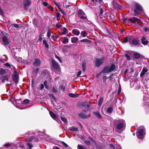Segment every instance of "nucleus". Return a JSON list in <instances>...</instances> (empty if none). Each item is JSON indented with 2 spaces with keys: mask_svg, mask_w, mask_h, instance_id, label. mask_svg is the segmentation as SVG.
Wrapping results in <instances>:
<instances>
[{
  "mask_svg": "<svg viewBox=\"0 0 149 149\" xmlns=\"http://www.w3.org/2000/svg\"><path fill=\"white\" fill-rule=\"evenodd\" d=\"M116 68V66L113 64H112L110 66H107L104 67L102 71L103 73H108L114 70Z\"/></svg>",
  "mask_w": 149,
  "mask_h": 149,
  "instance_id": "obj_1",
  "label": "nucleus"
},
{
  "mask_svg": "<svg viewBox=\"0 0 149 149\" xmlns=\"http://www.w3.org/2000/svg\"><path fill=\"white\" fill-rule=\"evenodd\" d=\"M77 13L79 17L82 20L88 22L86 14L81 9L79 10L77 12Z\"/></svg>",
  "mask_w": 149,
  "mask_h": 149,
  "instance_id": "obj_2",
  "label": "nucleus"
},
{
  "mask_svg": "<svg viewBox=\"0 0 149 149\" xmlns=\"http://www.w3.org/2000/svg\"><path fill=\"white\" fill-rule=\"evenodd\" d=\"M145 129L143 127H141L136 133V135L139 139H142L145 134Z\"/></svg>",
  "mask_w": 149,
  "mask_h": 149,
  "instance_id": "obj_3",
  "label": "nucleus"
},
{
  "mask_svg": "<svg viewBox=\"0 0 149 149\" xmlns=\"http://www.w3.org/2000/svg\"><path fill=\"white\" fill-rule=\"evenodd\" d=\"M105 61V58L102 57L101 58H97L95 61V65L96 67H99L102 65Z\"/></svg>",
  "mask_w": 149,
  "mask_h": 149,
  "instance_id": "obj_4",
  "label": "nucleus"
},
{
  "mask_svg": "<svg viewBox=\"0 0 149 149\" xmlns=\"http://www.w3.org/2000/svg\"><path fill=\"white\" fill-rule=\"evenodd\" d=\"M119 122V123L117 125L116 128L118 130L121 131L124 128L125 122L122 119L120 120Z\"/></svg>",
  "mask_w": 149,
  "mask_h": 149,
  "instance_id": "obj_5",
  "label": "nucleus"
},
{
  "mask_svg": "<svg viewBox=\"0 0 149 149\" xmlns=\"http://www.w3.org/2000/svg\"><path fill=\"white\" fill-rule=\"evenodd\" d=\"M51 65L52 68L55 70L59 71L60 70V66L54 60H52L51 61Z\"/></svg>",
  "mask_w": 149,
  "mask_h": 149,
  "instance_id": "obj_6",
  "label": "nucleus"
},
{
  "mask_svg": "<svg viewBox=\"0 0 149 149\" xmlns=\"http://www.w3.org/2000/svg\"><path fill=\"white\" fill-rule=\"evenodd\" d=\"M130 44L132 47H138L140 46V44L138 40L133 39L131 42Z\"/></svg>",
  "mask_w": 149,
  "mask_h": 149,
  "instance_id": "obj_7",
  "label": "nucleus"
},
{
  "mask_svg": "<svg viewBox=\"0 0 149 149\" xmlns=\"http://www.w3.org/2000/svg\"><path fill=\"white\" fill-rule=\"evenodd\" d=\"M2 40L4 45H7L9 43V41L7 39V35L6 33H5V35L4 33H2Z\"/></svg>",
  "mask_w": 149,
  "mask_h": 149,
  "instance_id": "obj_8",
  "label": "nucleus"
},
{
  "mask_svg": "<svg viewBox=\"0 0 149 149\" xmlns=\"http://www.w3.org/2000/svg\"><path fill=\"white\" fill-rule=\"evenodd\" d=\"M31 4V2L30 0H24V8L25 10L27 9V7L30 6Z\"/></svg>",
  "mask_w": 149,
  "mask_h": 149,
  "instance_id": "obj_9",
  "label": "nucleus"
},
{
  "mask_svg": "<svg viewBox=\"0 0 149 149\" xmlns=\"http://www.w3.org/2000/svg\"><path fill=\"white\" fill-rule=\"evenodd\" d=\"M86 112V111H83L81 113L79 114V117L82 119H84L88 118L89 116L88 115L85 114L84 112Z\"/></svg>",
  "mask_w": 149,
  "mask_h": 149,
  "instance_id": "obj_10",
  "label": "nucleus"
},
{
  "mask_svg": "<svg viewBox=\"0 0 149 149\" xmlns=\"http://www.w3.org/2000/svg\"><path fill=\"white\" fill-rule=\"evenodd\" d=\"M69 130L71 132H74L75 133L79 132L78 128L74 126H72L70 127Z\"/></svg>",
  "mask_w": 149,
  "mask_h": 149,
  "instance_id": "obj_11",
  "label": "nucleus"
},
{
  "mask_svg": "<svg viewBox=\"0 0 149 149\" xmlns=\"http://www.w3.org/2000/svg\"><path fill=\"white\" fill-rule=\"evenodd\" d=\"M136 9L139 11L143 12V8L138 3H136L135 5Z\"/></svg>",
  "mask_w": 149,
  "mask_h": 149,
  "instance_id": "obj_12",
  "label": "nucleus"
},
{
  "mask_svg": "<svg viewBox=\"0 0 149 149\" xmlns=\"http://www.w3.org/2000/svg\"><path fill=\"white\" fill-rule=\"evenodd\" d=\"M13 80L14 82L16 83H17L18 81V75L17 74L15 73L13 75Z\"/></svg>",
  "mask_w": 149,
  "mask_h": 149,
  "instance_id": "obj_13",
  "label": "nucleus"
},
{
  "mask_svg": "<svg viewBox=\"0 0 149 149\" xmlns=\"http://www.w3.org/2000/svg\"><path fill=\"white\" fill-rule=\"evenodd\" d=\"M141 42L144 45H146L148 44V41L146 40L145 37H143L141 39Z\"/></svg>",
  "mask_w": 149,
  "mask_h": 149,
  "instance_id": "obj_14",
  "label": "nucleus"
},
{
  "mask_svg": "<svg viewBox=\"0 0 149 149\" xmlns=\"http://www.w3.org/2000/svg\"><path fill=\"white\" fill-rule=\"evenodd\" d=\"M41 63L40 60L38 58H36L33 63V65L36 66H39Z\"/></svg>",
  "mask_w": 149,
  "mask_h": 149,
  "instance_id": "obj_15",
  "label": "nucleus"
},
{
  "mask_svg": "<svg viewBox=\"0 0 149 149\" xmlns=\"http://www.w3.org/2000/svg\"><path fill=\"white\" fill-rule=\"evenodd\" d=\"M61 31H62L60 33V34L61 35H62L63 34H66L68 33V31L67 29L65 27H63L61 28Z\"/></svg>",
  "mask_w": 149,
  "mask_h": 149,
  "instance_id": "obj_16",
  "label": "nucleus"
},
{
  "mask_svg": "<svg viewBox=\"0 0 149 149\" xmlns=\"http://www.w3.org/2000/svg\"><path fill=\"white\" fill-rule=\"evenodd\" d=\"M104 13V12L103 11L102 8L101 9L99 13V17L101 18H105L108 16V15H104V14L102 15V14Z\"/></svg>",
  "mask_w": 149,
  "mask_h": 149,
  "instance_id": "obj_17",
  "label": "nucleus"
},
{
  "mask_svg": "<svg viewBox=\"0 0 149 149\" xmlns=\"http://www.w3.org/2000/svg\"><path fill=\"white\" fill-rule=\"evenodd\" d=\"M138 19L135 17H133L132 18L129 19L128 20L129 22H131L132 23L135 24L137 21Z\"/></svg>",
  "mask_w": 149,
  "mask_h": 149,
  "instance_id": "obj_18",
  "label": "nucleus"
},
{
  "mask_svg": "<svg viewBox=\"0 0 149 149\" xmlns=\"http://www.w3.org/2000/svg\"><path fill=\"white\" fill-rule=\"evenodd\" d=\"M133 56L134 58L136 59H139L141 57L140 54L137 52H135L134 53Z\"/></svg>",
  "mask_w": 149,
  "mask_h": 149,
  "instance_id": "obj_19",
  "label": "nucleus"
},
{
  "mask_svg": "<svg viewBox=\"0 0 149 149\" xmlns=\"http://www.w3.org/2000/svg\"><path fill=\"white\" fill-rule=\"evenodd\" d=\"M72 33L76 36H78L79 35L80 32L79 30L77 29H74L72 31Z\"/></svg>",
  "mask_w": 149,
  "mask_h": 149,
  "instance_id": "obj_20",
  "label": "nucleus"
},
{
  "mask_svg": "<svg viewBox=\"0 0 149 149\" xmlns=\"http://www.w3.org/2000/svg\"><path fill=\"white\" fill-rule=\"evenodd\" d=\"M33 139H34V141L36 142L38 141L39 140L38 138L35 137L34 135L31 136L29 139V141H31Z\"/></svg>",
  "mask_w": 149,
  "mask_h": 149,
  "instance_id": "obj_21",
  "label": "nucleus"
},
{
  "mask_svg": "<svg viewBox=\"0 0 149 149\" xmlns=\"http://www.w3.org/2000/svg\"><path fill=\"white\" fill-rule=\"evenodd\" d=\"M78 40L79 39L77 37H73L71 38V42L73 43H76Z\"/></svg>",
  "mask_w": 149,
  "mask_h": 149,
  "instance_id": "obj_22",
  "label": "nucleus"
},
{
  "mask_svg": "<svg viewBox=\"0 0 149 149\" xmlns=\"http://www.w3.org/2000/svg\"><path fill=\"white\" fill-rule=\"evenodd\" d=\"M93 114L96 116L98 118L100 119L101 118V116L98 111H94L93 112Z\"/></svg>",
  "mask_w": 149,
  "mask_h": 149,
  "instance_id": "obj_23",
  "label": "nucleus"
},
{
  "mask_svg": "<svg viewBox=\"0 0 149 149\" xmlns=\"http://www.w3.org/2000/svg\"><path fill=\"white\" fill-rule=\"evenodd\" d=\"M113 6L115 9H120L121 8L120 6L117 3H113Z\"/></svg>",
  "mask_w": 149,
  "mask_h": 149,
  "instance_id": "obj_24",
  "label": "nucleus"
},
{
  "mask_svg": "<svg viewBox=\"0 0 149 149\" xmlns=\"http://www.w3.org/2000/svg\"><path fill=\"white\" fill-rule=\"evenodd\" d=\"M148 71V70L147 69L144 68L143 69L141 72L140 74V76L141 77H143V76L144 75L145 73Z\"/></svg>",
  "mask_w": 149,
  "mask_h": 149,
  "instance_id": "obj_25",
  "label": "nucleus"
},
{
  "mask_svg": "<svg viewBox=\"0 0 149 149\" xmlns=\"http://www.w3.org/2000/svg\"><path fill=\"white\" fill-rule=\"evenodd\" d=\"M1 79L2 80V82L3 83L5 81H8V76H6L2 77H1Z\"/></svg>",
  "mask_w": 149,
  "mask_h": 149,
  "instance_id": "obj_26",
  "label": "nucleus"
},
{
  "mask_svg": "<svg viewBox=\"0 0 149 149\" xmlns=\"http://www.w3.org/2000/svg\"><path fill=\"white\" fill-rule=\"evenodd\" d=\"M49 113L50 116L53 118L55 119L56 118L57 116L55 113L51 111H49Z\"/></svg>",
  "mask_w": 149,
  "mask_h": 149,
  "instance_id": "obj_27",
  "label": "nucleus"
},
{
  "mask_svg": "<svg viewBox=\"0 0 149 149\" xmlns=\"http://www.w3.org/2000/svg\"><path fill=\"white\" fill-rule=\"evenodd\" d=\"M69 95L73 98L77 97H78L79 95L77 94H74L72 93H69Z\"/></svg>",
  "mask_w": 149,
  "mask_h": 149,
  "instance_id": "obj_28",
  "label": "nucleus"
},
{
  "mask_svg": "<svg viewBox=\"0 0 149 149\" xmlns=\"http://www.w3.org/2000/svg\"><path fill=\"white\" fill-rule=\"evenodd\" d=\"M81 35L82 37H85L88 35V33H86V31H83L81 32Z\"/></svg>",
  "mask_w": 149,
  "mask_h": 149,
  "instance_id": "obj_29",
  "label": "nucleus"
},
{
  "mask_svg": "<svg viewBox=\"0 0 149 149\" xmlns=\"http://www.w3.org/2000/svg\"><path fill=\"white\" fill-rule=\"evenodd\" d=\"M83 141L86 144L87 146H90L91 145V143L90 141H87L85 139H82Z\"/></svg>",
  "mask_w": 149,
  "mask_h": 149,
  "instance_id": "obj_30",
  "label": "nucleus"
},
{
  "mask_svg": "<svg viewBox=\"0 0 149 149\" xmlns=\"http://www.w3.org/2000/svg\"><path fill=\"white\" fill-rule=\"evenodd\" d=\"M6 73V71L5 69L1 68L0 70V74L1 75L3 76Z\"/></svg>",
  "mask_w": 149,
  "mask_h": 149,
  "instance_id": "obj_31",
  "label": "nucleus"
},
{
  "mask_svg": "<svg viewBox=\"0 0 149 149\" xmlns=\"http://www.w3.org/2000/svg\"><path fill=\"white\" fill-rule=\"evenodd\" d=\"M86 63L83 62L82 63V71L85 72L86 69Z\"/></svg>",
  "mask_w": 149,
  "mask_h": 149,
  "instance_id": "obj_32",
  "label": "nucleus"
},
{
  "mask_svg": "<svg viewBox=\"0 0 149 149\" xmlns=\"http://www.w3.org/2000/svg\"><path fill=\"white\" fill-rule=\"evenodd\" d=\"M80 41L81 42H85L88 43H90L91 42V40L87 39H85L82 40H80Z\"/></svg>",
  "mask_w": 149,
  "mask_h": 149,
  "instance_id": "obj_33",
  "label": "nucleus"
},
{
  "mask_svg": "<svg viewBox=\"0 0 149 149\" xmlns=\"http://www.w3.org/2000/svg\"><path fill=\"white\" fill-rule=\"evenodd\" d=\"M43 44L45 45V47L47 48H48L49 47V46L48 44L47 41L46 40H43Z\"/></svg>",
  "mask_w": 149,
  "mask_h": 149,
  "instance_id": "obj_34",
  "label": "nucleus"
},
{
  "mask_svg": "<svg viewBox=\"0 0 149 149\" xmlns=\"http://www.w3.org/2000/svg\"><path fill=\"white\" fill-rule=\"evenodd\" d=\"M109 78L111 80L112 79H113V78L111 76H109V77L107 78V76L106 75H104L103 77V79L104 80V82H105V83H106V81L107 79V78Z\"/></svg>",
  "mask_w": 149,
  "mask_h": 149,
  "instance_id": "obj_35",
  "label": "nucleus"
},
{
  "mask_svg": "<svg viewBox=\"0 0 149 149\" xmlns=\"http://www.w3.org/2000/svg\"><path fill=\"white\" fill-rule=\"evenodd\" d=\"M104 100V99L103 97H101L98 101V105L99 106H100L102 104Z\"/></svg>",
  "mask_w": 149,
  "mask_h": 149,
  "instance_id": "obj_36",
  "label": "nucleus"
},
{
  "mask_svg": "<svg viewBox=\"0 0 149 149\" xmlns=\"http://www.w3.org/2000/svg\"><path fill=\"white\" fill-rule=\"evenodd\" d=\"M62 42L63 44H64L68 43V38H64L63 39Z\"/></svg>",
  "mask_w": 149,
  "mask_h": 149,
  "instance_id": "obj_37",
  "label": "nucleus"
},
{
  "mask_svg": "<svg viewBox=\"0 0 149 149\" xmlns=\"http://www.w3.org/2000/svg\"><path fill=\"white\" fill-rule=\"evenodd\" d=\"M31 141H29H29L27 143V145L29 147V149H31V148L33 147V145L30 143Z\"/></svg>",
  "mask_w": 149,
  "mask_h": 149,
  "instance_id": "obj_38",
  "label": "nucleus"
},
{
  "mask_svg": "<svg viewBox=\"0 0 149 149\" xmlns=\"http://www.w3.org/2000/svg\"><path fill=\"white\" fill-rule=\"evenodd\" d=\"M52 91L54 93H56L57 92V90L56 88L55 87H53L52 88Z\"/></svg>",
  "mask_w": 149,
  "mask_h": 149,
  "instance_id": "obj_39",
  "label": "nucleus"
},
{
  "mask_svg": "<svg viewBox=\"0 0 149 149\" xmlns=\"http://www.w3.org/2000/svg\"><path fill=\"white\" fill-rule=\"evenodd\" d=\"M37 134L39 136H44L45 134L44 132L40 131L38 132Z\"/></svg>",
  "mask_w": 149,
  "mask_h": 149,
  "instance_id": "obj_40",
  "label": "nucleus"
},
{
  "mask_svg": "<svg viewBox=\"0 0 149 149\" xmlns=\"http://www.w3.org/2000/svg\"><path fill=\"white\" fill-rule=\"evenodd\" d=\"M113 111L112 108L111 107H109L107 110V111L108 113H111Z\"/></svg>",
  "mask_w": 149,
  "mask_h": 149,
  "instance_id": "obj_41",
  "label": "nucleus"
},
{
  "mask_svg": "<svg viewBox=\"0 0 149 149\" xmlns=\"http://www.w3.org/2000/svg\"><path fill=\"white\" fill-rule=\"evenodd\" d=\"M125 56L128 60H130L131 59V58L127 54H125Z\"/></svg>",
  "mask_w": 149,
  "mask_h": 149,
  "instance_id": "obj_42",
  "label": "nucleus"
},
{
  "mask_svg": "<svg viewBox=\"0 0 149 149\" xmlns=\"http://www.w3.org/2000/svg\"><path fill=\"white\" fill-rule=\"evenodd\" d=\"M77 147L78 149H85L84 146L81 145L79 144Z\"/></svg>",
  "mask_w": 149,
  "mask_h": 149,
  "instance_id": "obj_43",
  "label": "nucleus"
},
{
  "mask_svg": "<svg viewBox=\"0 0 149 149\" xmlns=\"http://www.w3.org/2000/svg\"><path fill=\"white\" fill-rule=\"evenodd\" d=\"M29 101L28 99H25L23 101V103L24 104H28L29 103Z\"/></svg>",
  "mask_w": 149,
  "mask_h": 149,
  "instance_id": "obj_44",
  "label": "nucleus"
},
{
  "mask_svg": "<svg viewBox=\"0 0 149 149\" xmlns=\"http://www.w3.org/2000/svg\"><path fill=\"white\" fill-rule=\"evenodd\" d=\"M44 85L45 86V88L47 89H48V86L47 85V81H44L43 83Z\"/></svg>",
  "mask_w": 149,
  "mask_h": 149,
  "instance_id": "obj_45",
  "label": "nucleus"
},
{
  "mask_svg": "<svg viewBox=\"0 0 149 149\" xmlns=\"http://www.w3.org/2000/svg\"><path fill=\"white\" fill-rule=\"evenodd\" d=\"M52 39H53L54 40H56V39H57L58 37L57 36H55L54 35H52Z\"/></svg>",
  "mask_w": 149,
  "mask_h": 149,
  "instance_id": "obj_46",
  "label": "nucleus"
},
{
  "mask_svg": "<svg viewBox=\"0 0 149 149\" xmlns=\"http://www.w3.org/2000/svg\"><path fill=\"white\" fill-rule=\"evenodd\" d=\"M60 88L63 92H64L65 91V87L63 85L60 86Z\"/></svg>",
  "mask_w": 149,
  "mask_h": 149,
  "instance_id": "obj_47",
  "label": "nucleus"
},
{
  "mask_svg": "<svg viewBox=\"0 0 149 149\" xmlns=\"http://www.w3.org/2000/svg\"><path fill=\"white\" fill-rule=\"evenodd\" d=\"M96 148L97 149H102L103 147L102 145H97L96 146Z\"/></svg>",
  "mask_w": 149,
  "mask_h": 149,
  "instance_id": "obj_48",
  "label": "nucleus"
},
{
  "mask_svg": "<svg viewBox=\"0 0 149 149\" xmlns=\"http://www.w3.org/2000/svg\"><path fill=\"white\" fill-rule=\"evenodd\" d=\"M42 35H40L39 37V38L38 39V40L40 41V42H41L42 40Z\"/></svg>",
  "mask_w": 149,
  "mask_h": 149,
  "instance_id": "obj_49",
  "label": "nucleus"
},
{
  "mask_svg": "<svg viewBox=\"0 0 149 149\" xmlns=\"http://www.w3.org/2000/svg\"><path fill=\"white\" fill-rule=\"evenodd\" d=\"M43 4L44 6H45L47 7L48 6H49V4L48 3L45 2H43Z\"/></svg>",
  "mask_w": 149,
  "mask_h": 149,
  "instance_id": "obj_50",
  "label": "nucleus"
},
{
  "mask_svg": "<svg viewBox=\"0 0 149 149\" xmlns=\"http://www.w3.org/2000/svg\"><path fill=\"white\" fill-rule=\"evenodd\" d=\"M56 27L60 29L62 26V25L59 24V23H57L56 24Z\"/></svg>",
  "mask_w": 149,
  "mask_h": 149,
  "instance_id": "obj_51",
  "label": "nucleus"
},
{
  "mask_svg": "<svg viewBox=\"0 0 149 149\" xmlns=\"http://www.w3.org/2000/svg\"><path fill=\"white\" fill-rule=\"evenodd\" d=\"M61 119L63 122H67V120L65 118H64V117H61Z\"/></svg>",
  "mask_w": 149,
  "mask_h": 149,
  "instance_id": "obj_52",
  "label": "nucleus"
},
{
  "mask_svg": "<svg viewBox=\"0 0 149 149\" xmlns=\"http://www.w3.org/2000/svg\"><path fill=\"white\" fill-rule=\"evenodd\" d=\"M13 25L14 27L16 28H18L19 27V25L17 24H13Z\"/></svg>",
  "mask_w": 149,
  "mask_h": 149,
  "instance_id": "obj_53",
  "label": "nucleus"
},
{
  "mask_svg": "<svg viewBox=\"0 0 149 149\" xmlns=\"http://www.w3.org/2000/svg\"><path fill=\"white\" fill-rule=\"evenodd\" d=\"M48 8L52 11H53V8L50 5H49V6L48 7Z\"/></svg>",
  "mask_w": 149,
  "mask_h": 149,
  "instance_id": "obj_54",
  "label": "nucleus"
},
{
  "mask_svg": "<svg viewBox=\"0 0 149 149\" xmlns=\"http://www.w3.org/2000/svg\"><path fill=\"white\" fill-rule=\"evenodd\" d=\"M4 65L8 67H10L11 66V65L8 63H5Z\"/></svg>",
  "mask_w": 149,
  "mask_h": 149,
  "instance_id": "obj_55",
  "label": "nucleus"
},
{
  "mask_svg": "<svg viewBox=\"0 0 149 149\" xmlns=\"http://www.w3.org/2000/svg\"><path fill=\"white\" fill-rule=\"evenodd\" d=\"M39 70V69L36 68V69H34V70L33 71V72L35 73H37L38 72Z\"/></svg>",
  "mask_w": 149,
  "mask_h": 149,
  "instance_id": "obj_56",
  "label": "nucleus"
},
{
  "mask_svg": "<svg viewBox=\"0 0 149 149\" xmlns=\"http://www.w3.org/2000/svg\"><path fill=\"white\" fill-rule=\"evenodd\" d=\"M55 57H56V58H57L58 60V61H59V62L60 63H61L62 62L60 58L59 57H58V56L57 55H55Z\"/></svg>",
  "mask_w": 149,
  "mask_h": 149,
  "instance_id": "obj_57",
  "label": "nucleus"
},
{
  "mask_svg": "<svg viewBox=\"0 0 149 149\" xmlns=\"http://www.w3.org/2000/svg\"><path fill=\"white\" fill-rule=\"evenodd\" d=\"M144 31L145 32H148L149 33V29L148 28H145L144 29Z\"/></svg>",
  "mask_w": 149,
  "mask_h": 149,
  "instance_id": "obj_58",
  "label": "nucleus"
},
{
  "mask_svg": "<svg viewBox=\"0 0 149 149\" xmlns=\"http://www.w3.org/2000/svg\"><path fill=\"white\" fill-rule=\"evenodd\" d=\"M61 16L60 14L59 13H57L56 14V18H59Z\"/></svg>",
  "mask_w": 149,
  "mask_h": 149,
  "instance_id": "obj_59",
  "label": "nucleus"
},
{
  "mask_svg": "<svg viewBox=\"0 0 149 149\" xmlns=\"http://www.w3.org/2000/svg\"><path fill=\"white\" fill-rule=\"evenodd\" d=\"M81 71H79L77 74V77H80V76L81 75Z\"/></svg>",
  "mask_w": 149,
  "mask_h": 149,
  "instance_id": "obj_60",
  "label": "nucleus"
},
{
  "mask_svg": "<svg viewBox=\"0 0 149 149\" xmlns=\"http://www.w3.org/2000/svg\"><path fill=\"white\" fill-rule=\"evenodd\" d=\"M134 14L135 16H136L138 15V12L136 9L134 10Z\"/></svg>",
  "mask_w": 149,
  "mask_h": 149,
  "instance_id": "obj_61",
  "label": "nucleus"
},
{
  "mask_svg": "<svg viewBox=\"0 0 149 149\" xmlns=\"http://www.w3.org/2000/svg\"><path fill=\"white\" fill-rule=\"evenodd\" d=\"M54 3L55 5H56L58 8H59V7H60V4L56 2H54Z\"/></svg>",
  "mask_w": 149,
  "mask_h": 149,
  "instance_id": "obj_62",
  "label": "nucleus"
},
{
  "mask_svg": "<svg viewBox=\"0 0 149 149\" xmlns=\"http://www.w3.org/2000/svg\"><path fill=\"white\" fill-rule=\"evenodd\" d=\"M50 34H51L50 32L49 31H48L47 33V36L48 38H50Z\"/></svg>",
  "mask_w": 149,
  "mask_h": 149,
  "instance_id": "obj_63",
  "label": "nucleus"
},
{
  "mask_svg": "<svg viewBox=\"0 0 149 149\" xmlns=\"http://www.w3.org/2000/svg\"><path fill=\"white\" fill-rule=\"evenodd\" d=\"M53 149H60V148L56 146H54L53 147Z\"/></svg>",
  "mask_w": 149,
  "mask_h": 149,
  "instance_id": "obj_64",
  "label": "nucleus"
}]
</instances>
